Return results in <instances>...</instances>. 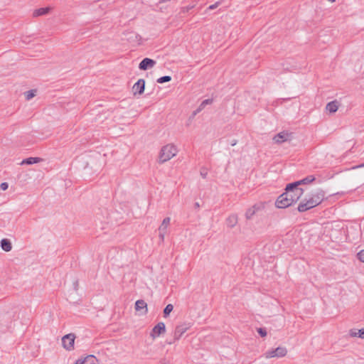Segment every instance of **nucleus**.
<instances>
[{"mask_svg": "<svg viewBox=\"0 0 364 364\" xmlns=\"http://www.w3.org/2000/svg\"><path fill=\"white\" fill-rule=\"evenodd\" d=\"M256 214L255 211L251 207L248 208L245 213V218L247 220H250Z\"/></svg>", "mask_w": 364, "mask_h": 364, "instance_id": "nucleus-22", "label": "nucleus"}, {"mask_svg": "<svg viewBox=\"0 0 364 364\" xmlns=\"http://www.w3.org/2000/svg\"><path fill=\"white\" fill-rule=\"evenodd\" d=\"M219 4H220L219 2H216L215 4L210 5V6L208 8V9H209V10L215 9V8H217V7H218V6L219 5Z\"/></svg>", "mask_w": 364, "mask_h": 364, "instance_id": "nucleus-33", "label": "nucleus"}, {"mask_svg": "<svg viewBox=\"0 0 364 364\" xmlns=\"http://www.w3.org/2000/svg\"><path fill=\"white\" fill-rule=\"evenodd\" d=\"M194 205L196 208H198L200 207L199 203L198 202L195 203Z\"/></svg>", "mask_w": 364, "mask_h": 364, "instance_id": "nucleus-36", "label": "nucleus"}, {"mask_svg": "<svg viewBox=\"0 0 364 364\" xmlns=\"http://www.w3.org/2000/svg\"><path fill=\"white\" fill-rule=\"evenodd\" d=\"M177 153L178 149L175 145L172 144H168L164 146L161 148V151L159 153V163L163 164L169 161L173 156H175L177 154Z\"/></svg>", "mask_w": 364, "mask_h": 364, "instance_id": "nucleus-3", "label": "nucleus"}, {"mask_svg": "<svg viewBox=\"0 0 364 364\" xmlns=\"http://www.w3.org/2000/svg\"><path fill=\"white\" fill-rule=\"evenodd\" d=\"M189 328L190 325L188 323H183L181 325L177 326L173 333L174 341L180 339L183 334L185 332H186Z\"/></svg>", "mask_w": 364, "mask_h": 364, "instance_id": "nucleus-7", "label": "nucleus"}, {"mask_svg": "<svg viewBox=\"0 0 364 364\" xmlns=\"http://www.w3.org/2000/svg\"><path fill=\"white\" fill-rule=\"evenodd\" d=\"M264 207H265V203H262V202L257 203L255 204L253 206H252V208H253V210L255 211L256 213L257 212L263 210L264 208Z\"/></svg>", "mask_w": 364, "mask_h": 364, "instance_id": "nucleus-19", "label": "nucleus"}, {"mask_svg": "<svg viewBox=\"0 0 364 364\" xmlns=\"http://www.w3.org/2000/svg\"><path fill=\"white\" fill-rule=\"evenodd\" d=\"M170 221L171 218L169 217L165 218L159 228V236L161 241L164 240V237L166 233L168 226L170 224Z\"/></svg>", "mask_w": 364, "mask_h": 364, "instance_id": "nucleus-8", "label": "nucleus"}, {"mask_svg": "<svg viewBox=\"0 0 364 364\" xmlns=\"http://www.w3.org/2000/svg\"><path fill=\"white\" fill-rule=\"evenodd\" d=\"M207 175H208V171L203 168L201 171H200V176L203 178H205L207 177Z\"/></svg>", "mask_w": 364, "mask_h": 364, "instance_id": "nucleus-32", "label": "nucleus"}, {"mask_svg": "<svg viewBox=\"0 0 364 364\" xmlns=\"http://www.w3.org/2000/svg\"><path fill=\"white\" fill-rule=\"evenodd\" d=\"M236 144V141H232V146H235Z\"/></svg>", "mask_w": 364, "mask_h": 364, "instance_id": "nucleus-38", "label": "nucleus"}, {"mask_svg": "<svg viewBox=\"0 0 364 364\" xmlns=\"http://www.w3.org/2000/svg\"><path fill=\"white\" fill-rule=\"evenodd\" d=\"M1 249L5 252H10L12 249V244L9 239H2L0 242Z\"/></svg>", "mask_w": 364, "mask_h": 364, "instance_id": "nucleus-15", "label": "nucleus"}, {"mask_svg": "<svg viewBox=\"0 0 364 364\" xmlns=\"http://www.w3.org/2000/svg\"><path fill=\"white\" fill-rule=\"evenodd\" d=\"M236 144V141H232V146H235Z\"/></svg>", "mask_w": 364, "mask_h": 364, "instance_id": "nucleus-37", "label": "nucleus"}, {"mask_svg": "<svg viewBox=\"0 0 364 364\" xmlns=\"http://www.w3.org/2000/svg\"><path fill=\"white\" fill-rule=\"evenodd\" d=\"M358 337L364 338V328H361L358 331Z\"/></svg>", "mask_w": 364, "mask_h": 364, "instance_id": "nucleus-31", "label": "nucleus"}, {"mask_svg": "<svg viewBox=\"0 0 364 364\" xmlns=\"http://www.w3.org/2000/svg\"><path fill=\"white\" fill-rule=\"evenodd\" d=\"M145 88V80L144 79H139L132 87V91L134 95H141Z\"/></svg>", "mask_w": 364, "mask_h": 364, "instance_id": "nucleus-9", "label": "nucleus"}, {"mask_svg": "<svg viewBox=\"0 0 364 364\" xmlns=\"http://www.w3.org/2000/svg\"><path fill=\"white\" fill-rule=\"evenodd\" d=\"M75 336L73 333H68L62 338V343L64 348L71 350L74 348Z\"/></svg>", "mask_w": 364, "mask_h": 364, "instance_id": "nucleus-5", "label": "nucleus"}, {"mask_svg": "<svg viewBox=\"0 0 364 364\" xmlns=\"http://www.w3.org/2000/svg\"><path fill=\"white\" fill-rule=\"evenodd\" d=\"M8 187H9V185L6 182L1 183L0 185V188L3 191H6L8 188Z\"/></svg>", "mask_w": 364, "mask_h": 364, "instance_id": "nucleus-30", "label": "nucleus"}, {"mask_svg": "<svg viewBox=\"0 0 364 364\" xmlns=\"http://www.w3.org/2000/svg\"><path fill=\"white\" fill-rule=\"evenodd\" d=\"M212 102H213V100H210V99H207V100H203L199 105L198 108L197 109L196 112H200L205 107V105H207L208 104H211Z\"/></svg>", "mask_w": 364, "mask_h": 364, "instance_id": "nucleus-21", "label": "nucleus"}, {"mask_svg": "<svg viewBox=\"0 0 364 364\" xmlns=\"http://www.w3.org/2000/svg\"><path fill=\"white\" fill-rule=\"evenodd\" d=\"M171 80V76L165 75V76H163V77H161L158 78L156 82L158 83L162 84V83H164V82H169Z\"/></svg>", "mask_w": 364, "mask_h": 364, "instance_id": "nucleus-24", "label": "nucleus"}, {"mask_svg": "<svg viewBox=\"0 0 364 364\" xmlns=\"http://www.w3.org/2000/svg\"><path fill=\"white\" fill-rule=\"evenodd\" d=\"M36 95V91L35 90H29L25 92V97L27 100H30Z\"/></svg>", "mask_w": 364, "mask_h": 364, "instance_id": "nucleus-25", "label": "nucleus"}, {"mask_svg": "<svg viewBox=\"0 0 364 364\" xmlns=\"http://www.w3.org/2000/svg\"><path fill=\"white\" fill-rule=\"evenodd\" d=\"M42 161H43V159L41 158H39V157H29V158L23 159L21 162V165H23V164L32 165V164H34L39 163V162H41Z\"/></svg>", "mask_w": 364, "mask_h": 364, "instance_id": "nucleus-16", "label": "nucleus"}, {"mask_svg": "<svg viewBox=\"0 0 364 364\" xmlns=\"http://www.w3.org/2000/svg\"><path fill=\"white\" fill-rule=\"evenodd\" d=\"M257 332L262 337H264L267 336V331L264 328H257Z\"/></svg>", "mask_w": 364, "mask_h": 364, "instance_id": "nucleus-26", "label": "nucleus"}, {"mask_svg": "<svg viewBox=\"0 0 364 364\" xmlns=\"http://www.w3.org/2000/svg\"><path fill=\"white\" fill-rule=\"evenodd\" d=\"M166 326L164 322L158 323L152 329L150 336L152 338L159 337L161 333H165Z\"/></svg>", "mask_w": 364, "mask_h": 364, "instance_id": "nucleus-6", "label": "nucleus"}, {"mask_svg": "<svg viewBox=\"0 0 364 364\" xmlns=\"http://www.w3.org/2000/svg\"><path fill=\"white\" fill-rule=\"evenodd\" d=\"M237 215L236 214H231L226 218L225 223L228 228H232L237 225Z\"/></svg>", "mask_w": 364, "mask_h": 364, "instance_id": "nucleus-13", "label": "nucleus"}, {"mask_svg": "<svg viewBox=\"0 0 364 364\" xmlns=\"http://www.w3.org/2000/svg\"><path fill=\"white\" fill-rule=\"evenodd\" d=\"M264 207H265V203H262V202L257 203L255 204L253 206H252V208H253V210L255 211L256 213L257 212L263 210L264 208Z\"/></svg>", "mask_w": 364, "mask_h": 364, "instance_id": "nucleus-20", "label": "nucleus"}, {"mask_svg": "<svg viewBox=\"0 0 364 364\" xmlns=\"http://www.w3.org/2000/svg\"><path fill=\"white\" fill-rule=\"evenodd\" d=\"M125 35H127V36H128V35H129V36H130L129 37H128V38H127V40H128V41H131L134 37L135 38H137V37H138L137 34L134 33H126Z\"/></svg>", "mask_w": 364, "mask_h": 364, "instance_id": "nucleus-28", "label": "nucleus"}, {"mask_svg": "<svg viewBox=\"0 0 364 364\" xmlns=\"http://www.w3.org/2000/svg\"><path fill=\"white\" fill-rule=\"evenodd\" d=\"M326 109L330 113H335L338 109V102L334 100L328 102L326 106Z\"/></svg>", "mask_w": 364, "mask_h": 364, "instance_id": "nucleus-18", "label": "nucleus"}, {"mask_svg": "<svg viewBox=\"0 0 364 364\" xmlns=\"http://www.w3.org/2000/svg\"><path fill=\"white\" fill-rule=\"evenodd\" d=\"M357 257L360 262H364V250L357 254Z\"/></svg>", "mask_w": 364, "mask_h": 364, "instance_id": "nucleus-27", "label": "nucleus"}, {"mask_svg": "<svg viewBox=\"0 0 364 364\" xmlns=\"http://www.w3.org/2000/svg\"><path fill=\"white\" fill-rule=\"evenodd\" d=\"M173 306L171 304H168L164 309V316L167 317L170 313L173 311Z\"/></svg>", "mask_w": 364, "mask_h": 364, "instance_id": "nucleus-23", "label": "nucleus"}, {"mask_svg": "<svg viewBox=\"0 0 364 364\" xmlns=\"http://www.w3.org/2000/svg\"><path fill=\"white\" fill-rule=\"evenodd\" d=\"M303 193L304 190L301 188L296 187L292 183H289L285 192L277 198L275 205L278 208H286L299 200Z\"/></svg>", "mask_w": 364, "mask_h": 364, "instance_id": "nucleus-1", "label": "nucleus"}, {"mask_svg": "<svg viewBox=\"0 0 364 364\" xmlns=\"http://www.w3.org/2000/svg\"><path fill=\"white\" fill-rule=\"evenodd\" d=\"M78 286H79L78 281H77V280H75V281L73 282V288H74V290H75V291H77V290L78 289Z\"/></svg>", "mask_w": 364, "mask_h": 364, "instance_id": "nucleus-34", "label": "nucleus"}, {"mask_svg": "<svg viewBox=\"0 0 364 364\" xmlns=\"http://www.w3.org/2000/svg\"><path fill=\"white\" fill-rule=\"evenodd\" d=\"M50 9H51L50 7L40 8V9H36V10H34V11L33 13V16L38 17L40 16L46 15L47 14L49 13Z\"/></svg>", "mask_w": 364, "mask_h": 364, "instance_id": "nucleus-17", "label": "nucleus"}, {"mask_svg": "<svg viewBox=\"0 0 364 364\" xmlns=\"http://www.w3.org/2000/svg\"><path fill=\"white\" fill-rule=\"evenodd\" d=\"M155 65V60L149 58H145L140 62L139 68L141 70H146L149 68H153Z\"/></svg>", "mask_w": 364, "mask_h": 364, "instance_id": "nucleus-10", "label": "nucleus"}, {"mask_svg": "<svg viewBox=\"0 0 364 364\" xmlns=\"http://www.w3.org/2000/svg\"><path fill=\"white\" fill-rule=\"evenodd\" d=\"M291 134L286 132H282L279 134H277L273 138L274 141L277 144H281L282 142H284L290 139Z\"/></svg>", "mask_w": 364, "mask_h": 364, "instance_id": "nucleus-12", "label": "nucleus"}, {"mask_svg": "<svg viewBox=\"0 0 364 364\" xmlns=\"http://www.w3.org/2000/svg\"><path fill=\"white\" fill-rule=\"evenodd\" d=\"M350 336H352V337H356V336H358V331L355 330V329H351L350 331Z\"/></svg>", "mask_w": 364, "mask_h": 364, "instance_id": "nucleus-29", "label": "nucleus"}, {"mask_svg": "<svg viewBox=\"0 0 364 364\" xmlns=\"http://www.w3.org/2000/svg\"><path fill=\"white\" fill-rule=\"evenodd\" d=\"M135 310L139 315H145L148 311L146 303L142 299L137 300L135 303Z\"/></svg>", "mask_w": 364, "mask_h": 364, "instance_id": "nucleus-11", "label": "nucleus"}, {"mask_svg": "<svg viewBox=\"0 0 364 364\" xmlns=\"http://www.w3.org/2000/svg\"><path fill=\"white\" fill-rule=\"evenodd\" d=\"M362 167H364V163L353 167V168H362Z\"/></svg>", "mask_w": 364, "mask_h": 364, "instance_id": "nucleus-35", "label": "nucleus"}, {"mask_svg": "<svg viewBox=\"0 0 364 364\" xmlns=\"http://www.w3.org/2000/svg\"><path fill=\"white\" fill-rule=\"evenodd\" d=\"M315 180V177L312 175L308 176L306 178L292 183L296 187H299L302 184H308L313 182Z\"/></svg>", "mask_w": 364, "mask_h": 364, "instance_id": "nucleus-14", "label": "nucleus"}, {"mask_svg": "<svg viewBox=\"0 0 364 364\" xmlns=\"http://www.w3.org/2000/svg\"><path fill=\"white\" fill-rule=\"evenodd\" d=\"M287 353V350L285 347H278L275 349L268 350L265 353L264 355L266 358H283Z\"/></svg>", "mask_w": 364, "mask_h": 364, "instance_id": "nucleus-4", "label": "nucleus"}, {"mask_svg": "<svg viewBox=\"0 0 364 364\" xmlns=\"http://www.w3.org/2000/svg\"><path fill=\"white\" fill-rule=\"evenodd\" d=\"M325 198V192L321 189L313 191L308 198H305L298 205L299 212L303 213L309 210L322 203Z\"/></svg>", "mask_w": 364, "mask_h": 364, "instance_id": "nucleus-2", "label": "nucleus"}]
</instances>
